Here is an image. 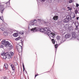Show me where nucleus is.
I'll use <instances>...</instances> for the list:
<instances>
[{
  "mask_svg": "<svg viewBox=\"0 0 79 79\" xmlns=\"http://www.w3.org/2000/svg\"><path fill=\"white\" fill-rule=\"evenodd\" d=\"M42 1L43 2H45V0H42Z\"/></svg>",
  "mask_w": 79,
  "mask_h": 79,
  "instance_id": "40",
  "label": "nucleus"
},
{
  "mask_svg": "<svg viewBox=\"0 0 79 79\" xmlns=\"http://www.w3.org/2000/svg\"><path fill=\"white\" fill-rule=\"evenodd\" d=\"M20 33L21 34L23 35L24 34V31H21Z\"/></svg>",
  "mask_w": 79,
  "mask_h": 79,
  "instance_id": "21",
  "label": "nucleus"
},
{
  "mask_svg": "<svg viewBox=\"0 0 79 79\" xmlns=\"http://www.w3.org/2000/svg\"><path fill=\"white\" fill-rule=\"evenodd\" d=\"M1 79H8L6 77H3Z\"/></svg>",
  "mask_w": 79,
  "mask_h": 79,
  "instance_id": "28",
  "label": "nucleus"
},
{
  "mask_svg": "<svg viewBox=\"0 0 79 79\" xmlns=\"http://www.w3.org/2000/svg\"><path fill=\"white\" fill-rule=\"evenodd\" d=\"M10 66L12 69L14 71H15V66H14V65H13V64H11Z\"/></svg>",
  "mask_w": 79,
  "mask_h": 79,
  "instance_id": "13",
  "label": "nucleus"
},
{
  "mask_svg": "<svg viewBox=\"0 0 79 79\" xmlns=\"http://www.w3.org/2000/svg\"><path fill=\"white\" fill-rule=\"evenodd\" d=\"M75 25L76 26V28H75V29L76 30H77L78 29V26L79 24L77 23H75Z\"/></svg>",
  "mask_w": 79,
  "mask_h": 79,
  "instance_id": "11",
  "label": "nucleus"
},
{
  "mask_svg": "<svg viewBox=\"0 0 79 79\" xmlns=\"http://www.w3.org/2000/svg\"><path fill=\"white\" fill-rule=\"evenodd\" d=\"M44 32H47V35L49 36L52 33V31L50 30V29L48 27L44 28Z\"/></svg>",
  "mask_w": 79,
  "mask_h": 79,
  "instance_id": "4",
  "label": "nucleus"
},
{
  "mask_svg": "<svg viewBox=\"0 0 79 79\" xmlns=\"http://www.w3.org/2000/svg\"><path fill=\"white\" fill-rule=\"evenodd\" d=\"M20 44H21L22 45H23V43H21L19 44H17L16 46L17 48L19 53H21V52H23V49L22 48V46H21V45H20Z\"/></svg>",
  "mask_w": 79,
  "mask_h": 79,
  "instance_id": "2",
  "label": "nucleus"
},
{
  "mask_svg": "<svg viewBox=\"0 0 79 79\" xmlns=\"http://www.w3.org/2000/svg\"><path fill=\"white\" fill-rule=\"evenodd\" d=\"M2 29V28H1V29Z\"/></svg>",
  "mask_w": 79,
  "mask_h": 79,
  "instance_id": "44",
  "label": "nucleus"
},
{
  "mask_svg": "<svg viewBox=\"0 0 79 79\" xmlns=\"http://www.w3.org/2000/svg\"><path fill=\"white\" fill-rule=\"evenodd\" d=\"M69 2L70 3H71L73 2V0H70L69 1Z\"/></svg>",
  "mask_w": 79,
  "mask_h": 79,
  "instance_id": "32",
  "label": "nucleus"
},
{
  "mask_svg": "<svg viewBox=\"0 0 79 79\" xmlns=\"http://www.w3.org/2000/svg\"><path fill=\"white\" fill-rule=\"evenodd\" d=\"M31 25H34V24H31Z\"/></svg>",
  "mask_w": 79,
  "mask_h": 79,
  "instance_id": "43",
  "label": "nucleus"
},
{
  "mask_svg": "<svg viewBox=\"0 0 79 79\" xmlns=\"http://www.w3.org/2000/svg\"><path fill=\"white\" fill-rule=\"evenodd\" d=\"M14 55V53L13 52H10L9 54L8 55H6V56L7 58H11V56H13Z\"/></svg>",
  "mask_w": 79,
  "mask_h": 79,
  "instance_id": "5",
  "label": "nucleus"
},
{
  "mask_svg": "<svg viewBox=\"0 0 79 79\" xmlns=\"http://www.w3.org/2000/svg\"><path fill=\"white\" fill-rule=\"evenodd\" d=\"M14 64L15 66H16L18 65V63L17 62H14Z\"/></svg>",
  "mask_w": 79,
  "mask_h": 79,
  "instance_id": "29",
  "label": "nucleus"
},
{
  "mask_svg": "<svg viewBox=\"0 0 79 79\" xmlns=\"http://www.w3.org/2000/svg\"><path fill=\"white\" fill-rule=\"evenodd\" d=\"M76 34L75 33H73L72 34V36L73 37H74L75 38L76 37Z\"/></svg>",
  "mask_w": 79,
  "mask_h": 79,
  "instance_id": "18",
  "label": "nucleus"
},
{
  "mask_svg": "<svg viewBox=\"0 0 79 79\" xmlns=\"http://www.w3.org/2000/svg\"><path fill=\"white\" fill-rule=\"evenodd\" d=\"M68 26H69V25L68 24H66L65 25V27L67 28V27H68Z\"/></svg>",
  "mask_w": 79,
  "mask_h": 79,
  "instance_id": "31",
  "label": "nucleus"
},
{
  "mask_svg": "<svg viewBox=\"0 0 79 79\" xmlns=\"http://www.w3.org/2000/svg\"><path fill=\"white\" fill-rule=\"evenodd\" d=\"M23 71H24V63H23Z\"/></svg>",
  "mask_w": 79,
  "mask_h": 79,
  "instance_id": "26",
  "label": "nucleus"
},
{
  "mask_svg": "<svg viewBox=\"0 0 79 79\" xmlns=\"http://www.w3.org/2000/svg\"><path fill=\"white\" fill-rule=\"evenodd\" d=\"M0 19L2 20V19L1 17H0Z\"/></svg>",
  "mask_w": 79,
  "mask_h": 79,
  "instance_id": "42",
  "label": "nucleus"
},
{
  "mask_svg": "<svg viewBox=\"0 0 79 79\" xmlns=\"http://www.w3.org/2000/svg\"><path fill=\"white\" fill-rule=\"evenodd\" d=\"M1 55H2V56H3L4 55H5V54L4 53L1 54Z\"/></svg>",
  "mask_w": 79,
  "mask_h": 79,
  "instance_id": "38",
  "label": "nucleus"
},
{
  "mask_svg": "<svg viewBox=\"0 0 79 79\" xmlns=\"http://www.w3.org/2000/svg\"><path fill=\"white\" fill-rule=\"evenodd\" d=\"M4 68H5L6 69H7L8 68V64L6 63L5 64L4 66Z\"/></svg>",
  "mask_w": 79,
  "mask_h": 79,
  "instance_id": "12",
  "label": "nucleus"
},
{
  "mask_svg": "<svg viewBox=\"0 0 79 79\" xmlns=\"http://www.w3.org/2000/svg\"><path fill=\"white\" fill-rule=\"evenodd\" d=\"M6 42H5V41L4 40H3L2 42V44H3V45H5Z\"/></svg>",
  "mask_w": 79,
  "mask_h": 79,
  "instance_id": "17",
  "label": "nucleus"
},
{
  "mask_svg": "<svg viewBox=\"0 0 79 79\" xmlns=\"http://www.w3.org/2000/svg\"><path fill=\"white\" fill-rule=\"evenodd\" d=\"M75 14H77V13H78V11L77 10H76L75 11Z\"/></svg>",
  "mask_w": 79,
  "mask_h": 79,
  "instance_id": "25",
  "label": "nucleus"
},
{
  "mask_svg": "<svg viewBox=\"0 0 79 79\" xmlns=\"http://www.w3.org/2000/svg\"><path fill=\"white\" fill-rule=\"evenodd\" d=\"M21 39V37H19L18 38H16L15 39V40H20V39Z\"/></svg>",
  "mask_w": 79,
  "mask_h": 79,
  "instance_id": "20",
  "label": "nucleus"
},
{
  "mask_svg": "<svg viewBox=\"0 0 79 79\" xmlns=\"http://www.w3.org/2000/svg\"><path fill=\"white\" fill-rule=\"evenodd\" d=\"M49 36L50 37V39H52H52H54V38H55V36H56V35L53 32H52L51 33V34H50V35H49Z\"/></svg>",
  "mask_w": 79,
  "mask_h": 79,
  "instance_id": "6",
  "label": "nucleus"
},
{
  "mask_svg": "<svg viewBox=\"0 0 79 79\" xmlns=\"http://www.w3.org/2000/svg\"><path fill=\"white\" fill-rule=\"evenodd\" d=\"M38 21H39L41 22V20H40V19H38Z\"/></svg>",
  "mask_w": 79,
  "mask_h": 79,
  "instance_id": "41",
  "label": "nucleus"
},
{
  "mask_svg": "<svg viewBox=\"0 0 79 79\" xmlns=\"http://www.w3.org/2000/svg\"><path fill=\"white\" fill-rule=\"evenodd\" d=\"M79 4H77V3H76V6L77 7H78L79 6Z\"/></svg>",
  "mask_w": 79,
  "mask_h": 79,
  "instance_id": "34",
  "label": "nucleus"
},
{
  "mask_svg": "<svg viewBox=\"0 0 79 79\" xmlns=\"http://www.w3.org/2000/svg\"><path fill=\"white\" fill-rule=\"evenodd\" d=\"M78 19H79V17H77V20H78Z\"/></svg>",
  "mask_w": 79,
  "mask_h": 79,
  "instance_id": "39",
  "label": "nucleus"
},
{
  "mask_svg": "<svg viewBox=\"0 0 79 79\" xmlns=\"http://www.w3.org/2000/svg\"><path fill=\"white\" fill-rule=\"evenodd\" d=\"M13 36H14V37H17V36L18 35V33H14L13 34Z\"/></svg>",
  "mask_w": 79,
  "mask_h": 79,
  "instance_id": "16",
  "label": "nucleus"
},
{
  "mask_svg": "<svg viewBox=\"0 0 79 79\" xmlns=\"http://www.w3.org/2000/svg\"><path fill=\"white\" fill-rule=\"evenodd\" d=\"M56 2H57V3H59V2H60V0H56Z\"/></svg>",
  "mask_w": 79,
  "mask_h": 79,
  "instance_id": "37",
  "label": "nucleus"
},
{
  "mask_svg": "<svg viewBox=\"0 0 79 79\" xmlns=\"http://www.w3.org/2000/svg\"><path fill=\"white\" fill-rule=\"evenodd\" d=\"M52 44H55V40H54V39H52Z\"/></svg>",
  "mask_w": 79,
  "mask_h": 79,
  "instance_id": "19",
  "label": "nucleus"
},
{
  "mask_svg": "<svg viewBox=\"0 0 79 79\" xmlns=\"http://www.w3.org/2000/svg\"><path fill=\"white\" fill-rule=\"evenodd\" d=\"M56 39H57V40H60V36H57L56 37Z\"/></svg>",
  "mask_w": 79,
  "mask_h": 79,
  "instance_id": "22",
  "label": "nucleus"
},
{
  "mask_svg": "<svg viewBox=\"0 0 79 79\" xmlns=\"http://www.w3.org/2000/svg\"><path fill=\"white\" fill-rule=\"evenodd\" d=\"M4 46L6 47L7 46L9 49H10L13 48V46L10 43H9L8 41H6V42Z\"/></svg>",
  "mask_w": 79,
  "mask_h": 79,
  "instance_id": "3",
  "label": "nucleus"
},
{
  "mask_svg": "<svg viewBox=\"0 0 79 79\" xmlns=\"http://www.w3.org/2000/svg\"><path fill=\"white\" fill-rule=\"evenodd\" d=\"M55 48H58V44H56L55 45Z\"/></svg>",
  "mask_w": 79,
  "mask_h": 79,
  "instance_id": "30",
  "label": "nucleus"
},
{
  "mask_svg": "<svg viewBox=\"0 0 79 79\" xmlns=\"http://www.w3.org/2000/svg\"><path fill=\"white\" fill-rule=\"evenodd\" d=\"M31 24H35V23H37V21L35 19H34L33 20H31Z\"/></svg>",
  "mask_w": 79,
  "mask_h": 79,
  "instance_id": "8",
  "label": "nucleus"
},
{
  "mask_svg": "<svg viewBox=\"0 0 79 79\" xmlns=\"http://www.w3.org/2000/svg\"><path fill=\"white\" fill-rule=\"evenodd\" d=\"M37 29V28L35 27L34 28H32V29H31V31H35V30H36Z\"/></svg>",
  "mask_w": 79,
  "mask_h": 79,
  "instance_id": "23",
  "label": "nucleus"
},
{
  "mask_svg": "<svg viewBox=\"0 0 79 79\" xmlns=\"http://www.w3.org/2000/svg\"><path fill=\"white\" fill-rule=\"evenodd\" d=\"M67 8L68 9H69V10H71V8H70V7H68Z\"/></svg>",
  "mask_w": 79,
  "mask_h": 79,
  "instance_id": "35",
  "label": "nucleus"
},
{
  "mask_svg": "<svg viewBox=\"0 0 79 79\" xmlns=\"http://www.w3.org/2000/svg\"><path fill=\"white\" fill-rule=\"evenodd\" d=\"M65 37L66 39H69V38L71 37V35L69 34H67L65 35Z\"/></svg>",
  "mask_w": 79,
  "mask_h": 79,
  "instance_id": "7",
  "label": "nucleus"
},
{
  "mask_svg": "<svg viewBox=\"0 0 79 79\" xmlns=\"http://www.w3.org/2000/svg\"><path fill=\"white\" fill-rule=\"evenodd\" d=\"M4 34L5 35H7V34L6 33V32H4Z\"/></svg>",
  "mask_w": 79,
  "mask_h": 79,
  "instance_id": "33",
  "label": "nucleus"
},
{
  "mask_svg": "<svg viewBox=\"0 0 79 79\" xmlns=\"http://www.w3.org/2000/svg\"><path fill=\"white\" fill-rule=\"evenodd\" d=\"M58 18V16L56 15L53 17V20H56Z\"/></svg>",
  "mask_w": 79,
  "mask_h": 79,
  "instance_id": "9",
  "label": "nucleus"
},
{
  "mask_svg": "<svg viewBox=\"0 0 79 79\" xmlns=\"http://www.w3.org/2000/svg\"><path fill=\"white\" fill-rule=\"evenodd\" d=\"M37 76H39V74H36L35 75V78Z\"/></svg>",
  "mask_w": 79,
  "mask_h": 79,
  "instance_id": "36",
  "label": "nucleus"
},
{
  "mask_svg": "<svg viewBox=\"0 0 79 79\" xmlns=\"http://www.w3.org/2000/svg\"><path fill=\"white\" fill-rule=\"evenodd\" d=\"M8 5H9V3H6L3 5H1L0 7V11H2L1 13H2V12H3L5 8H6L7 6H8Z\"/></svg>",
  "mask_w": 79,
  "mask_h": 79,
  "instance_id": "1",
  "label": "nucleus"
},
{
  "mask_svg": "<svg viewBox=\"0 0 79 79\" xmlns=\"http://www.w3.org/2000/svg\"><path fill=\"white\" fill-rule=\"evenodd\" d=\"M70 16L71 18H75V15L74 14H73V15L71 14Z\"/></svg>",
  "mask_w": 79,
  "mask_h": 79,
  "instance_id": "15",
  "label": "nucleus"
},
{
  "mask_svg": "<svg viewBox=\"0 0 79 79\" xmlns=\"http://www.w3.org/2000/svg\"><path fill=\"white\" fill-rule=\"evenodd\" d=\"M69 21V20H68V19H64V22L65 23H68Z\"/></svg>",
  "mask_w": 79,
  "mask_h": 79,
  "instance_id": "10",
  "label": "nucleus"
},
{
  "mask_svg": "<svg viewBox=\"0 0 79 79\" xmlns=\"http://www.w3.org/2000/svg\"><path fill=\"white\" fill-rule=\"evenodd\" d=\"M40 32H43L44 31H45V29H44L41 28H40Z\"/></svg>",
  "mask_w": 79,
  "mask_h": 79,
  "instance_id": "14",
  "label": "nucleus"
},
{
  "mask_svg": "<svg viewBox=\"0 0 79 79\" xmlns=\"http://www.w3.org/2000/svg\"><path fill=\"white\" fill-rule=\"evenodd\" d=\"M7 58V57H6V56H3V59H6V58Z\"/></svg>",
  "mask_w": 79,
  "mask_h": 79,
  "instance_id": "27",
  "label": "nucleus"
},
{
  "mask_svg": "<svg viewBox=\"0 0 79 79\" xmlns=\"http://www.w3.org/2000/svg\"><path fill=\"white\" fill-rule=\"evenodd\" d=\"M68 19L69 20H69H71V16H69L68 18Z\"/></svg>",
  "mask_w": 79,
  "mask_h": 79,
  "instance_id": "24",
  "label": "nucleus"
}]
</instances>
